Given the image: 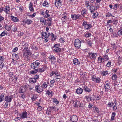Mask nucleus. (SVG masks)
Wrapping results in <instances>:
<instances>
[{
  "instance_id": "obj_61",
  "label": "nucleus",
  "mask_w": 122,
  "mask_h": 122,
  "mask_svg": "<svg viewBox=\"0 0 122 122\" xmlns=\"http://www.w3.org/2000/svg\"><path fill=\"white\" fill-rule=\"evenodd\" d=\"M29 10L30 11L32 12H33L34 11V9L33 8V6L31 7H30L29 8Z\"/></svg>"
},
{
  "instance_id": "obj_49",
  "label": "nucleus",
  "mask_w": 122,
  "mask_h": 122,
  "mask_svg": "<svg viewBox=\"0 0 122 122\" xmlns=\"http://www.w3.org/2000/svg\"><path fill=\"white\" fill-rule=\"evenodd\" d=\"M50 59H51V62H53V61L56 60V58L54 56H51Z\"/></svg>"
},
{
  "instance_id": "obj_64",
  "label": "nucleus",
  "mask_w": 122,
  "mask_h": 122,
  "mask_svg": "<svg viewBox=\"0 0 122 122\" xmlns=\"http://www.w3.org/2000/svg\"><path fill=\"white\" fill-rule=\"evenodd\" d=\"M118 60L119 62H121L122 61V57H120V56H119L118 57Z\"/></svg>"
},
{
  "instance_id": "obj_63",
  "label": "nucleus",
  "mask_w": 122,
  "mask_h": 122,
  "mask_svg": "<svg viewBox=\"0 0 122 122\" xmlns=\"http://www.w3.org/2000/svg\"><path fill=\"white\" fill-rule=\"evenodd\" d=\"M47 4H48L46 0L44 2L43 4V6H45Z\"/></svg>"
},
{
  "instance_id": "obj_13",
  "label": "nucleus",
  "mask_w": 122,
  "mask_h": 122,
  "mask_svg": "<svg viewBox=\"0 0 122 122\" xmlns=\"http://www.w3.org/2000/svg\"><path fill=\"white\" fill-rule=\"evenodd\" d=\"M82 87L83 90L86 92H89L91 91V90L87 86L85 85H84L83 86H82Z\"/></svg>"
},
{
  "instance_id": "obj_22",
  "label": "nucleus",
  "mask_w": 122,
  "mask_h": 122,
  "mask_svg": "<svg viewBox=\"0 0 122 122\" xmlns=\"http://www.w3.org/2000/svg\"><path fill=\"white\" fill-rule=\"evenodd\" d=\"M117 102L116 101V99L114 101V104L113 106V110L114 111H116V109H117Z\"/></svg>"
},
{
  "instance_id": "obj_47",
  "label": "nucleus",
  "mask_w": 122,
  "mask_h": 122,
  "mask_svg": "<svg viewBox=\"0 0 122 122\" xmlns=\"http://www.w3.org/2000/svg\"><path fill=\"white\" fill-rule=\"evenodd\" d=\"M100 7L99 5V4H97L96 3L95 5V6H94L95 9V10H97Z\"/></svg>"
},
{
  "instance_id": "obj_34",
  "label": "nucleus",
  "mask_w": 122,
  "mask_h": 122,
  "mask_svg": "<svg viewBox=\"0 0 122 122\" xmlns=\"http://www.w3.org/2000/svg\"><path fill=\"white\" fill-rule=\"evenodd\" d=\"M29 82L30 83L32 82L33 83H36V81L35 79H33V78H30L29 79Z\"/></svg>"
},
{
  "instance_id": "obj_23",
  "label": "nucleus",
  "mask_w": 122,
  "mask_h": 122,
  "mask_svg": "<svg viewBox=\"0 0 122 122\" xmlns=\"http://www.w3.org/2000/svg\"><path fill=\"white\" fill-rule=\"evenodd\" d=\"M106 84H104V88L106 89H107L110 88L109 86L110 85V83H107L106 81L105 82Z\"/></svg>"
},
{
  "instance_id": "obj_18",
  "label": "nucleus",
  "mask_w": 122,
  "mask_h": 122,
  "mask_svg": "<svg viewBox=\"0 0 122 122\" xmlns=\"http://www.w3.org/2000/svg\"><path fill=\"white\" fill-rule=\"evenodd\" d=\"M71 17L73 20H76L79 18V15H77L76 14H74V15L72 14Z\"/></svg>"
},
{
  "instance_id": "obj_53",
  "label": "nucleus",
  "mask_w": 122,
  "mask_h": 122,
  "mask_svg": "<svg viewBox=\"0 0 122 122\" xmlns=\"http://www.w3.org/2000/svg\"><path fill=\"white\" fill-rule=\"evenodd\" d=\"M4 66V64L3 62H0V68H2Z\"/></svg>"
},
{
  "instance_id": "obj_39",
  "label": "nucleus",
  "mask_w": 122,
  "mask_h": 122,
  "mask_svg": "<svg viewBox=\"0 0 122 122\" xmlns=\"http://www.w3.org/2000/svg\"><path fill=\"white\" fill-rule=\"evenodd\" d=\"M46 20L43 17H41L40 18V21L41 22L45 23H46Z\"/></svg>"
},
{
  "instance_id": "obj_38",
  "label": "nucleus",
  "mask_w": 122,
  "mask_h": 122,
  "mask_svg": "<svg viewBox=\"0 0 122 122\" xmlns=\"http://www.w3.org/2000/svg\"><path fill=\"white\" fill-rule=\"evenodd\" d=\"M38 71H39L40 72H43L45 70V68L43 67L42 68L38 69Z\"/></svg>"
},
{
  "instance_id": "obj_3",
  "label": "nucleus",
  "mask_w": 122,
  "mask_h": 122,
  "mask_svg": "<svg viewBox=\"0 0 122 122\" xmlns=\"http://www.w3.org/2000/svg\"><path fill=\"white\" fill-rule=\"evenodd\" d=\"M82 25L84 26L85 28L86 29H89L92 27V25L87 22L86 21H84L83 22Z\"/></svg>"
},
{
  "instance_id": "obj_12",
  "label": "nucleus",
  "mask_w": 122,
  "mask_h": 122,
  "mask_svg": "<svg viewBox=\"0 0 122 122\" xmlns=\"http://www.w3.org/2000/svg\"><path fill=\"white\" fill-rule=\"evenodd\" d=\"M4 9V11L5 12L6 14H7L8 13H9L8 12H9L10 10V7L9 6L7 5L5 6V8L3 7Z\"/></svg>"
},
{
  "instance_id": "obj_16",
  "label": "nucleus",
  "mask_w": 122,
  "mask_h": 122,
  "mask_svg": "<svg viewBox=\"0 0 122 122\" xmlns=\"http://www.w3.org/2000/svg\"><path fill=\"white\" fill-rule=\"evenodd\" d=\"M73 63L74 64L76 65L80 64V63L78 61V59L76 58H75L73 59Z\"/></svg>"
},
{
  "instance_id": "obj_25",
  "label": "nucleus",
  "mask_w": 122,
  "mask_h": 122,
  "mask_svg": "<svg viewBox=\"0 0 122 122\" xmlns=\"http://www.w3.org/2000/svg\"><path fill=\"white\" fill-rule=\"evenodd\" d=\"M54 74H55L56 76H60V74L58 72H57L56 71H53L52 72V75L51 76H52Z\"/></svg>"
},
{
  "instance_id": "obj_24",
  "label": "nucleus",
  "mask_w": 122,
  "mask_h": 122,
  "mask_svg": "<svg viewBox=\"0 0 122 122\" xmlns=\"http://www.w3.org/2000/svg\"><path fill=\"white\" fill-rule=\"evenodd\" d=\"M25 91V90L24 87H21L19 90V93H24Z\"/></svg>"
},
{
  "instance_id": "obj_15",
  "label": "nucleus",
  "mask_w": 122,
  "mask_h": 122,
  "mask_svg": "<svg viewBox=\"0 0 122 122\" xmlns=\"http://www.w3.org/2000/svg\"><path fill=\"white\" fill-rule=\"evenodd\" d=\"M83 89L81 88H78L76 90V92L78 94H81L82 92Z\"/></svg>"
},
{
  "instance_id": "obj_41",
  "label": "nucleus",
  "mask_w": 122,
  "mask_h": 122,
  "mask_svg": "<svg viewBox=\"0 0 122 122\" xmlns=\"http://www.w3.org/2000/svg\"><path fill=\"white\" fill-rule=\"evenodd\" d=\"M60 46V45L59 44H55L54 46V47H52V48L53 49L54 48H59V47Z\"/></svg>"
},
{
  "instance_id": "obj_45",
  "label": "nucleus",
  "mask_w": 122,
  "mask_h": 122,
  "mask_svg": "<svg viewBox=\"0 0 122 122\" xmlns=\"http://www.w3.org/2000/svg\"><path fill=\"white\" fill-rule=\"evenodd\" d=\"M87 3L86 4V5L87 7V9H89V8L91 7V5H91L90 3L88 1H87Z\"/></svg>"
},
{
  "instance_id": "obj_27",
  "label": "nucleus",
  "mask_w": 122,
  "mask_h": 122,
  "mask_svg": "<svg viewBox=\"0 0 122 122\" xmlns=\"http://www.w3.org/2000/svg\"><path fill=\"white\" fill-rule=\"evenodd\" d=\"M86 41L87 44L89 46H92V42L88 39L87 40V39H86Z\"/></svg>"
},
{
  "instance_id": "obj_56",
  "label": "nucleus",
  "mask_w": 122,
  "mask_h": 122,
  "mask_svg": "<svg viewBox=\"0 0 122 122\" xmlns=\"http://www.w3.org/2000/svg\"><path fill=\"white\" fill-rule=\"evenodd\" d=\"M20 96H21V97L22 98L24 99L25 98V94H24V93H21V94L20 95Z\"/></svg>"
},
{
  "instance_id": "obj_7",
  "label": "nucleus",
  "mask_w": 122,
  "mask_h": 122,
  "mask_svg": "<svg viewBox=\"0 0 122 122\" xmlns=\"http://www.w3.org/2000/svg\"><path fill=\"white\" fill-rule=\"evenodd\" d=\"M35 90L38 93H40L43 91V88L42 87L40 86H37L35 87Z\"/></svg>"
},
{
  "instance_id": "obj_59",
  "label": "nucleus",
  "mask_w": 122,
  "mask_h": 122,
  "mask_svg": "<svg viewBox=\"0 0 122 122\" xmlns=\"http://www.w3.org/2000/svg\"><path fill=\"white\" fill-rule=\"evenodd\" d=\"M104 57L105 59L106 60H108L109 59V58L107 55L104 56Z\"/></svg>"
},
{
  "instance_id": "obj_31",
  "label": "nucleus",
  "mask_w": 122,
  "mask_h": 122,
  "mask_svg": "<svg viewBox=\"0 0 122 122\" xmlns=\"http://www.w3.org/2000/svg\"><path fill=\"white\" fill-rule=\"evenodd\" d=\"M23 47H24V49L26 51H30L29 50V49L28 46V44H26L24 45Z\"/></svg>"
},
{
  "instance_id": "obj_52",
  "label": "nucleus",
  "mask_w": 122,
  "mask_h": 122,
  "mask_svg": "<svg viewBox=\"0 0 122 122\" xmlns=\"http://www.w3.org/2000/svg\"><path fill=\"white\" fill-rule=\"evenodd\" d=\"M111 62L110 61H109L107 63L106 66L108 67H110L111 66Z\"/></svg>"
},
{
  "instance_id": "obj_33",
  "label": "nucleus",
  "mask_w": 122,
  "mask_h": 122,
  "mask_svg": "<svg viewBox=\"0 0 122 122\" xmlns=\"http://www.w3.org/2000/svg\"><path fill=\"white\" fill-rule=\"evenodd\" d=\"M12 26L10 25H6L5 27V29L7 31L10 30Z\"/></svg>"
},
{
  "instance_id": "obj_44",
  "label": "nucleus",
  "mask_w": 122,
  "mask_h": 122,
  "mask_svg": "<svg viewBox=\"0 0 122 122\" xmlns=\"http://www.w3.org/2000/svg\"><path fill=\"white\" fill-rule=\"evenodd\" d=\"M118 35L119 36H120L122 35V29L119 30L117 32Z\"/></svg>"
},
{
  "instance_id": "obj_40",
  "label": "nucleus",
  "mask_w": 122,
  "mask_h": 122,
  "mask_svg": "<svg viewBox=\"0 0 122 122\" xmlns=\"http://www.w3.org/2000/svg\"><path fill=\"white\" fill-rule=\"evenodd\" d=\"M49 12V11L48 10H46L45 12V13L46 14V15H45L44 17L45 18H47L48 17H49L50 15L48 14V13Z\"/></svg>"
},
{
  "instance_id": "obj_21",
  "label": "nucleus",
  "mask_w": 122,
  "mask_h": 122,
  "mask_svg": "<svg viewBox=\"0 0 122 122\" xmlns=\"http://www.w3.org/2000/svg\"><path fill=\"white\" fill-rule=\"evenodd\" d=\"M4 99V94L3 93H0V102L3 101Z\"/></svg>"
},
{
  "instance_id": "obj_60",
  "label": "nucleus",
  "mask_w": 122,
  "mask_h": 122,
  "mask_svg": "<svg viewBox=\"0 0 122 122\" xmlns=\"http://www.w3.org/2000/svg\"><path fill=\"white\" fill-rule=\"evenodd\" d=\"M53 102L56 103V104H58L59 102L57 100V99L56 98H55L54 99Z\"/></svg>"
},
{
  "instance_id": "obj_11",
  "label": "nucleus",
  "mask_w": 122,
  "mask_h": 122,
  "mask_svg": "<svg viewBox=\"0 0 122 122\" xmlns=\"http://www.w3.org/2000/svg\"><path fill=\"white\" fill-rule=\"evenodd\" d=\"M92 80L93 81H95L96 83H99L100 82L101 79L98 77H95L94 76L92 78Z\"/></svg>"
},
{
  "instance_id": "obj_35",
  "label": "nucleus",
  "mask_w": 122,
  "mask_h": 122,
  "mask_svg": "<svg viewBox=\"0 0 122 122\" xmlns=\"http://www.w3.org/2000/svg\"><path fill=\"white\" fill-rule=\"evenodd\" d=\"M51 36L52 37L51 40L52 41H54L56 39V36H54V34L52 33H51Z\"/></svg>"
},
{
  "instance_id": "obj_14",
  "label": "nucleus",
  "mask_w": 122,
  "mask_h": 122,
  "mask_svg": "<svg viewBox=\"0 0 122 122\" xmlns=\"http://www.w3.org/2000/svg\"><path fill=\"white\" fill-rule=\"evenodd\" d=\"M23 22L28 25L31 24L33 22L31 20L27 19L23 21Z\"/></svg>"
},
{
  "instance_id": "obj_51",
  "label": "nucleus",
  "mask_w": 122,
  "mask_h": 122,
  "mask_svg": "<svg viewBox=\"0 0 122 122\" xmlns=\"http://www.w3.org/2000/svg\"><path fill=\"white\" fill-rule=\"evenodd\" d=\"M111 45L112 46V48L113 49H116L117 48V47L115 44L114 43L113 44H112Z\"/></svg>"
},
{
  "instance_id": "obj_10",
  "label": "nucleus",
  "mask_w": 122,
  "mask_h": 122,
  "mask_svg": "<svg viewBox=\"0 0 122 122\" xmlns=\"http://www.w3.org/2000/svg\"><path fill=\"white\" fill-rule=\"evenodd\" d=\"M22 119H24L27 118V112H23L20 115Z\"/></svg>"
},
{
  "instance_id": "obj_5",
  "label": "nucleus",
  "mask_w": 122,
  "mask_h": 122,
  "mask_svg": "<svg viewBox=\"0 0 122 122\" xmlns=\"http://www.w3.org/2000/svg\"><path fill=\"white\" fill-rule=\"evenodd\" d=\"M73 104L74 106L75 107H82L80 102L77 100L74 101Z\"/></svg>"
},
{
  "instance_id": "obj_55",
  "label": "nucleus",
  "mask_w": 122,
  "mask_h": 122,
  "mask_svg": "<svg viewBox=\"0 0 122 122\" xmlns=\"http://www.w3.org/2000/svg\"><path fill=\"white\" fill-rule=\"evenodd\" d=\"M5 60L4 57L3 56H0V60L1 62L4 61Z\"/></svg>"
},
{
  "instance_id": "obj_43",
  "label": "nucleus",
  "mask_w": 122,
  "mask_h": 122,
  "mask_svg": "<svg viewBox=\"0 0 122 122\" xmlns=\"http://www.w3.org/2000/svg\"><path fill=\"white\" fill-rule=\"evenodd\" d=\"M37 98V95H34L33 97L31 98V99L32 101H35L36 99Z\"/></svg>"
},
{
  "instance_id": "obj_58",
  "label": "nucleus",
  "mask_w": 122,
  "mask_h": 122,
  "mask_svg": "<svg viewBox=\"0 0 122 122\" xmlns=\"http://www.w3.org/2000/svg\"><path fill=\"white\" fill-rule=\"evenodd\" d=\"M39 77V75H35L34 76L33 79H35V80L38 79Z\"/></svg>"
},
{
  "instance_id": "obj_30",
  "label": "nucleus",
  "mask_w": 122,
  "mask_h": 122,
  "mask_svg": "<svg viewBox=\"0 0 122 122\" xmlns=\"http://www.w3.org/2000/svg\"><path fill=\"white\" fill-rule=\"evenodd\" d=\"M116 113L115 112H113L112 113V116L111 117V120L113 121L114 119V118L115 116Z\"/></svg>"
},
{
  "instance_id": "obj_9",
  "label": "nucleus",
  "mask_w": 122,
  "mask_h": 122,
  "mask_svg": "<svg viewBox=\"0 0 122 122\" xmlns=\"http://www.w3.org/2000/svg\"><path fill=\"white\" fill-rule=\"evenodd\" d=\"M12 98V97L10 96H6L5 97V100L6 102H11Z\"/></svg>"
},
{
  "instance_id": "obj_42",
  "label": "nucleus",
  "mask_w": 122,
  "mask_h": 122,
  "mask_svg": "<svg viewBox=\"0 0 122 122\" xmlns=\"http://www.w3.org/2000/svg\"><path fill=\"white\" fill-rule=\"evenodd\" d=\"M117 78V76L116 75H113L112 76V79L113 80H116Z\"/></svg>"
},
{
  "instance_id": "obj_1",
  "label": "nucleus",
  "mask_w": 122,
  "mask_h": 122,
  "mask_svg": "<svg viewBox=\"0 0 122 122\" xmlns=\"http://www.w3.org/2000/svg\"><path fill=\"white\" fill-rule=\"evenodd\" d=\"M40 64V61L37 60L31 64L30 66L31 68L34 69L30 71V73L31 74L34 75L38 71V68L39 67Z\"/></svg>"
},
{
  "instance_id": "obj_62",
  "label": "nucleus",
  "mask_w": 122,
  "mask_h": 122,
  "mask_svg": "<svg viewBox=\"0 0 122 122\" xmlns=\"http://www.w3.org/2000/svg\"><path fill=\"white\" fill-rule=\"evenodd\" d=\"M52 17H50L48 18H47V20H46L47 21H49L50 22H51V20H52Z\"/></svg>"
},
{
  "instance_id": "obj_2",
  "label": "nucleus",
  "mask_w": 122,
  "mask_h": 122,
  "mask_svg": "<svg viewBox=\"0 0 122 122\" xmlns=\"http://www.w3.org/2000/svg\"><path fill=\"white\" fill-rule=\"evenodd\" d=\"M81 42L78 39H75L74 45L76 48L78 49L80 48L81 45Z\"/></svg>"
},
{
  "instance_id": "obj_20",
  "label": "nucleus",
  "mask_w": 122,
  "mask_h": 122,
  "mask_svg": "<svg viewBox=\"0 0 122 122\" xmlns=\"http://www.w3.org/2000/svg\"><path fill=\"white\" fill-rule=\"evenodd\" d=\"M88 9L90 10V11L91 13H93L95 10L94 6L92 5H91V7Z\"/></svg>"
},
{
  "instance_id": "obj_17",
  "label": "nucleus",
  "mask_w": 122,
  "mask_h": 122,
  "mask_svg": "<svg viewBox=\"0 0 122 122\" xmlns=\"http://www.w3.org/2000/svg\"><path fill=\"white\" fill-rule=\"evenodd\" d=\"M98 61L99 63L104 62V58H102L101 56H99L98 58Z\"/></svg>"
},
{
  "instance_id": "obj_19",
  "label": "nucleus",
  "mask_w": 122,
  "mask_h": 122,
  "mask_svg": "<svg viewBox=\"0 0 122 122\" xmlns=\"http://www.w3.org/2000/svg\"><path fill=\"white\" fill-rule=\"evenodd\" d=\"M11 19L12 21L15 22H18L19 20L18 18L15 17L13 16H11Z\"/></svg>"
},
{
  "instance_id": "obj_32",
  "label": "nucleus",
  "mask_w": 122,
  "mask_h": 122,
  "mask_svg": "<svg viewBox=\"0 0 122 122\" xmlns=\"http://www.w3.org/2000/svg\"><path fill=\"white\" fill-rule=\"evenodd\" d=\"M84 36L86 37H89L91 36V34L88 32H87L84 34Z\"/></svg>"
},
{
  "instance_id": "obj_46",
  "label": "nucleus",
  "mask_w": 122,
  "mask_h": 122,
  "mask_svg": "<svg viewBox=\"0 0 122 122\" xmlns=\"http://www.w3.org/2000/svg\"><path fill=\"white\" fill-rule=\"evenodd\" d=\"M67 17L66 16H64L62 17L61 18V20L63 22H64L66 21V18Z\"/></svg>"
},
{
  "instance_id": "obj_50",
  "label": "nucleus",
  "mask_w": 122,
  "mask_h": 122,
  "mask_svg": "<svg viewBox=\"0 0 122 122\" xmlns=\"http://www.w3.org/2000/svg\"><path fill=\"white\" fill-rule=\"evenodd\" d=\"M106 16L107 17H109L110 16H112L113 17H114V16L112 15L109 12H108L106 14Z\"/></svg>"
},
{
  "instance_id": "obj_26",
  "label": "nucleus",
  "mask_w": 122,
  "mask_h": 122,
  "mask_svg": "<svg viewBox=\"0 0 122 122\" xmlns=\"http://www.w3.org/2000/svg\"><path fill=\"white\" fill-rule=\"evenodd\" d=\"M93 111L95 112H97L98 113L99 112V111L98 108L96 107H93Z\"/></svg>"
},
{
  "instance_id": "obj_4",
  "label": "nucleus",
  "mask_w": 122,
  "mask_h": 122,
  "mask_svg": "<svg viewBox=\"0 0 122 122\" xmlns=\"http://www.w3.org/2000/svg\"><path fill=\"white\" fill-rule=\"evenodd\" d=\"M32 54L31 53L30 51H25L24 54V58H27V60H29V56Z\"/></svg>"
},
{
  "instance_id": "obj_54",
  "label": "nucleus",
  "mask_w": 122,
  "mask_h": 122,
  "mask_svg": "<svg viewBox=\"0 0 122 122\" xmlns=\"http://www.w3.org/2000/svg\"><path fill=\"white\" fill-rule=\"evenodd\" d=\"M86 13V10L85 9H83L81 11V13L83 14L82 15H83Z\"/></svg>"
},
{
  "instance_id": "obj_37",
  "label": "nucleus",
  "mask_w": 122,
  "mask_h": 122,
  "mask_svg": "<svg viewBox=\"0 0 122 122\" xmlns=\"http://www.w3.org/2000/svg\"><path fill=\"white\" fill-rule=\"evenodd\" d=\"M114 103L112 102H109L107 104V106L108 107H112V106H113L114 105Z\"/></svg>"
},
{
  "instance_id": "obj_48",
  "label": "nucleus",
  "mask_w": 122,
  "mask_h": 122,
  "mask_svg": "<svg viewBox=\"0 0 122 122\" xmlns=\"http://www.w3.org/2000/svg\"><path fill=\"white\" fill-rule=\"evenodd\" d=\"M108 72L107 71H103L102 73V74L103 76H105L108 74Z\"/></svg>"
},
{
  "instance_id": "obj_6",
  "label": "nucleus",
  "mask_w": 122,
  "mask_h": 122,
  "mask_svg": "<svg viewBox=\"0 0 122 122\" xmlns=\"http://www.w3.org/2000/svg\"><path fill=\"white\" fill-rule=\"evenodd\" d=\"M89 56L91 59H95L97 57V54L96 53L90 52L88 53Z\"/></svg>"
},
{
  "instance_id": "obj_28",
  "label": "nucleus",
  "mask_w": 122,
  "mask_h": 122,
  "mask_svg": "<svg viewBox=\"0 0 122 122\" xmlns=\"http://www.w3.org/2000/svg\"><path fill=\"white\" fill-rule=\"evenodd\" d=\"M61 49L60 48H54L53 49V51L56 53H58L61 51Z\"/></svg>"
},
{
  "instance_id": "obj_36",
  "label": "nucleus",
  "mask_w": 122,
  "mask_h": 122,
  "mask_svg": "<svg viewBox=\"0 0 122 122\" xmlns=\"http://www.w3.org/2000/svg\"><path fill=\"white\" fill-rule=\"evenodd\" d=\"M42 36H44L45 38L48 37L47 36V35L46 32H42Z\"/></svg>"
},
{
  "instance_id": "obj_57",
  "label": "nucleus",
  "mask_w": 122,
  "mask_h": 122,
  "mask_svg": "<svg viewBox=\"0 0 122 122\" xmlns=\"http://www.w3.org/2000/svg\"><path fill=\"white\" fill-rule=\"evenodd\" d=\"M94 16L93 17L94 18H95L97 17L98 16V14L97 12H96L94 13L93 14Z\"/></svg>"
},
{
  "instance_id": "obj_8",
  "label": "nucleus",
  "mask_w": 122,
  "mask_h": 122,
  "mask_svg": "<svg viewBox=\"0 0 122 122\" xmlns=\"http://www.w3.org/2000/svg\"><path fill=\"white\" fill-rule=\"evenodd\" d=\"M70 120L72 122H76L78 120V118L76 115L71 116L70 118Z\"/></svg>"
},
{
  "instance_id": "obj_29",
  "label": "nucleus",
  "mask_w": 122,
  "mask_h": 122,
  "mask_svg": "<svg viewBox=\"0 0 122 122\" xmlns=\"http://www.w3.org/2000/svg\"><path fill=\"white\" fill-rule=\"evenodd\" d=\"M46 94H47L49 97H52L53 94V92H50L49 91H47L46 92Z\"/></svg>"
}]
</instances>
